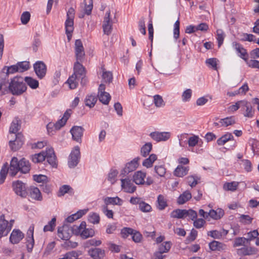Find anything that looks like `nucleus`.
Returning <instances> with one entry per match:
<instances>
[{
  "mask_svg": "<svg viewBox=\"0 0 259 259\" xmlns=\"http://www.w3.org/2000/svg\"><path fill=\"white\" fill-rule=\"evenodd\" d=\"M154 104L157 107H160L164 105L162 97L159 95L154 96Z\"/></svg>",
  "mask_w": 259,
  "mask_h": 259,
  "instance_id": "nucleus-51",
  "label": "nucleus"
},
{
  "mask_svg": "<svg viewBox=\"0 0 259 259\" xmlns=\"http://www.w3.org/2000/svg\"><path fill=\"white\" fill-rule=\"evenodd\" d=\"M24 237L23 233L19 230H14L10 237V241L13 244L18 243Z\"/></svg>",
  "mask_w": 259,
  "mask_h": 259,
  "instance_id": "nucleus-16",
  "label": "nucleus"
},
{
  "mask_svg": "<svg viewBox=\"0 0 259 259\" xmlns=\"http://www.w3.org/2000/svg\"><path fill=\"white\" fill-rule=\"evenodd\" d=\"M56 221V219L55 217L52 218L51 221L49 222L48 225H47L44 226V232L53 231L55 227Z\"/></svg>",
  "mask_w": 259,
  "mask_h": 259,
  "instance_id": "nucleus-48",
  "label": "nucleus"
},
{
  "mask_svg": "<svg viewBox=\"0 0 259 259\" xmlns=\"http://www.w3.org/2000/svg\"><path fill=\"white\" fill-rule=\"evenodd\" d=\"M234 137L231 133H227L226 134L222 136L220 138L217 140V144L219 145H223L228 141L233 140Z\"/></svg>",
  "mask_w": 259,
  "mask_h": 259,
  "instance_id": "nucleus-29",
  "label": "nucleus"
},
{
  "mask_svg": "<svg viewBox=\"0 0 259 259\" xmlns=\"http://www.w3.org/2000/svg\"><path fill=\"white\" fill-rule=\"evenodd\" d=\"M238 186V182H232L230 183H226L223 186V188L226 191H234L237 189Z\"/></svg>",
  "mask_w": 259,
  "mask_h": 259,
  "instance_id": "nucleus-40",
  "label": "nucleus"
},
{
  "mask_svg": "<svg viewBox=\"0 0 259 259\" xmlns=\"http://www.w3.org/2000/svg\"><path fill=\"white\" fill-rule=\"evenodd\" d=\"M88 253L93 259H103L105 255L104 249L97 247L90 248Z\"/></svg>",
  "mask_w": 259,
  "mask_h": 259,
  "instance_id": "nucleus-14",
  "label": "nucleus"
},
{
  "mask_svg": "<svg viewBox=\"0 0 259 259\" xmlns=\"http://www.w3.org/2000/svg\"><path fill=\"white\" fill-rule=\"evenodd\" d=\"M8 222L5 219L4 214L0 216V238L7 236L11 229L12 224L8 226Z\"/></svg>",
  "mask_w": 259,
  "mask_h": 259,
  "instance_id": "nucleus-9",
  "label": "nucleus"
},
{
  "mask_svg": "<svg viewBox=\"0 0 259 259\" xmlns=\"http://www.w3.org/2000/svg\"><path fill=\"white\" fill-rule=\"evenodd\" d=\"M104 202L105 203V205L107 206L109 204H113V205H121L122 200L118 197L116 196L115 197H106L104 199Z\"/></svg>",
  "mask_w": 259,
  "mask_h": 259,
  "instance_id": "nucleus-27",
  "label": "nucleus"
},
{
  "mask_svg": "<svg viewBox=\"0 0 259 259\" xmlns=\"http://www.w3.org/2000/svg\"><path fill=\"white\" fill-rule=\"evenodd\" d=\"M110 16V11L109 10L106 13L102 26L104 34L107 35L111 33L112 30V22Z\"/></svg>",
  "mask_w": 259,
  "mask_h": 259,
  "instance_id": "nucleus-12",
  "label": "nucleus"
},
{
  "mask_svg": "<svg viewBox=\"0 0 259 259\" xmlns=\"http://www.w3.org/2000/svg\"><path fill=\"white\" fill-rule=\"evenodd\" d=\"M171 247V243L170 241H166L161 244L158 248V251L162 252H168Z\"/></svg>",
  "mask_w": 259,
  "mask_h": 259,
  "instance_id": "nucleus-47",
  "label": "nucleus"
},
{
  "mask_svg": "<svg viewBox=\"0 0 259 259\" xmlns=\"http://www.w3.org/2000/svg\"><path fill=\"white\" fill-rule=\"evenodd\" d=\"M24 81L32 89H35L38 87V81L32 78L31 77L26 76L24 79Z\"/></svg>",
  "mask_w": 259,
  "mask_h": 259,
  "instance_id": "nucleus-31",
  "label": "nucleus"
},
{
  "mask_svg": "<svg viewBox=\"0 0 259 259\" xmlns=\"http://www.w3.org/2000/svg\"><path fill=\"white\" fill-rule=\"evenodd\" d=\"M79 155V148L78 146H76L69 156L68 165L70 167H74L77 164Z\"/></svg>",
  "mask_w": 259,
  "mask_h": 259,
  "instance_id": "nucleus-7",
  "label": "nucleus"
},
{
  "mask_svg": "<svg viewBox=\"0 0 259 259\" xmlns=\"http://www.w3.org/2000/svg\"><path fill=\"white\" fill-rule=\"evenodd\" d=\"M100 216L98 214L96 213H93L89 216V221L94 224H97L99 223L100 222Z\"/></svg>",
  "mask_w": 259,
  "mask_h": 259,
  "instance_id": "nucleus-57",
  "label": "nucleus"
},
{
  "mask_svg": "<svg viewBox=\"0 0 259 259\" xmlns=\"http://www.w3.org/2000/svg\"><path fill=\"white\" fill-rule=\"evenodd\" d=\"M139 208L142 211L145 212H149L152 209L151 206L149 204L143 201H141L140 203Z\"/></svg>",
  "mask_w": 259,
  "mask_h": 259,
  "instance_id": "nucleus-52",
  "label": "nucleus"
},
{
  "mask_svg": "<svg viewBox=\"0 0 259 259\" xmlns=\"http://www.w3.org/2000/svg\"><path fill=\"white\" fill-rule=\"evenodd\" d=\"M217 40L218 41V47L220 48L223 44L224 39V33L221 29H218L217 31Z\"/></svg>",
  "mask_w": 259,
  "mask_h": 259,
  "instance_id": "nucleus-56",
  "label": "nucleus"
},
{
  "mask_svg": "<svg viewBox=\"0 0 259 259\" xmlns=\"http://www.w3.org/2000/svg\"><path fill=\"white\" fill-rule=\"evenodd\" d=\"M75 51L76 61H81L85 56V52L80 39H76L75 40Z\"/></svg>",
  "mask_w": 259,
  "mask_h": 259,
  "instance_id": "nucleus-11",
  "label": "nucleus"
},
{
  "mask_svg": "<svg viewBox=\"0 0 259 259\" xmlns=\"http://www.w3.org/2000/svg\"><path fill=\"white\" fill-rule=\"evenodd\" d=\"M98 96L100 101L104 105H108L111 99V96L108 93L99 94Z\"/></svg>",
  "mask_w": 259,
  "mask_h": 259,
  "instance_id": "nucleus-37",
  "label": "nucleus"
},
{
  "mask_svg": "<svg viewBox=\"0 0 259 259\" xmlns=\"http://www.w3.org/2000/svg\"><path fill=\"white\" fill-rule=\"evenodd\" d=\"M237 254L240 255H247L252 254V249L251 248H248L247 247H242L238 249L237 251Z\"/></svg>",
  "mask_w": 259,
  "mask_h": 259,
  "instance_id": "nucleus-49",
  "label": "nucleus"
},
{
  "mask_svg": "<svg viewBox=\"0 0 259 259\" xmlns=\"http://www.w3.org/2000/svg\"><path fill=\"white\" fill-rule=\"evenodd\" d=\"M27 86L24 82V78L21 76H16L11 78L8 88L5 89L6 93L14 96H20L26 92Z\"/></svg>",
  "mask_w": 259,
  "mask_h": 259,
  "instance_id": "nucleus-1",
  "label": "nucleus"
},
{
  "mask_svg": "<svg viewBox=\"0 0 259 259\" xmlns=\"http://www.w3.org/2000/svg\"><path fill=\"white\" fill-rule=\"evenodd\" d=\"M95 234V231L92 229H86L85 227L82 230L80 236L82 238L86 239L88 237H93Z\"/></svg>",
  "mask_w": 259,
  "mask_h": 259,
  "instance_id": "nucleus-42",
  "label": "nucleus"
},
{
  "mask_svg": "<svg viewBox=\"0 0 259 259\" xmlns=\"http://www.w3.org/2000/svg\"><path fill=\"white\" fill-rule=\"evenodd\" d=\"M2 72L5 73L6 77H9L10 74H12L16 72H18V68L16 64L10 66H5L2 70Z\"/></svg>",
  "mask_w": 259,
  "mask_h": 259,
  "instance_id": "nucleus-21",
  "label": "nucleus"
},
{
  "mask_svg": "<svg viewBox=\"0 0 259 259\" xmlns=\"http://www.w3.org/2000/svg\"><path fill=\"white\" fill-rule=\"evenodd\" d=\"M259 234L257 230H254L247 233V238H246V243L249 242L251 240L256 238Z\"/></svg>",
  "mask_w": 259,
  "mask_h": 259,
  "instance_id": "nucleus-55",
  "label": "nucleus"
},
{
  "mask_svg": "<svg viewBox=\"0 0 259 259\" xmlns=\"http://www.w3.org/2000/svg\"><path fill=\"white\" fill-rule=\"evenodd\" d=\"M73 233V230L68 225L64 224L58 229V235L63 240H68Z\"/></svg>",
  "mask_w": 259,
  "mask_h": 259,
  "instance_id": "nucleus-4",
  "label": "nucleus"
},
{
  "mask_svg": "<svg viewBox=\"0 0 259 259\" xmlns=\"http://www.w3.org/2000/svg\"><path fill=\"white\" fill-rule=\"evenodd\" d=\"M220 122L222 123V125H225L226 126H228L230 125H232L235 123V121L232 117H228L223 119H221Z\"/></svg>",
  "mask_w": 259,
  "mask_h": 259,
  "instance_id": "nucleus-50",
  "label": "nucleus"
},
{
  "mask_svg": "<svg viewBox=\"0 0 259 259\" xmlns=\"http://www.w3.org/2000/svg\"><path fill=\"white\" fill-rule=\"evenodd\" d=\"M135 231V230H134L131 228H124L121 230V235L123 238H126L129 235H132Z\"/></svg>",
  "mask_w": 259,
  "mask_h": 259,
  "instance_id": "nucleus-59",
  "label": "nucleus"
},
{
  "mask_svg": "<svg viewBox=\"0 0 259 259\" xmlns=\"http://www.w3.org/2000/svg\"><path fill=\"white\" fill-rule=\"evenodd\" d=\"M46 154H47V150L42 151L39 153L32 155V160L34 163L42 162L46 158Z\"/></svg>",
  "mask_w": 259,
  "mask_h": 259,
  "instance_id": "nucleus-24",
  "label": "nucleus"
},
{
  "mask_svg": "<svg viewBox=\"0 0 259 259\" xmlns=\"http://www.w3.org/2000/svg\"><path fill=\"white\" fill-rule=\"evenodd\" d=\"M35 73L37 77L42 79L45 77L47 72V67L42 61H37L33 64Z\"/></svg>",
  "mask_w": 259,
  "mask_h": 259,
  "instance_id": "nucleus-5",
  "label": "nucleus"
},
{
  "mask_svg": "<svg viewBox=\"0 0 259 259\" xmlns=\"http://www.w3.org/2000/svg\"><path fill=\"white\" fill-rule=\"evenodd\" d=\"M23 141H18V142H16L15 141H10L9 142V145L11 147V149L13 151H16L18 150L23 145Z\"/></svg>",
  "mask_w": 259,
  "mask_h": 259,
  "instance_id": "nucleus-46",
  "label": "nucleus"
},
{
  "mask_svg": "<svg viewBox=\"0 0 259 259\" xmlns=\"http://www.w3.org/2000/svg\"><path fill=\"white\" fill-rule=\"evenodd\" d=\"M34 227L30 226L27 233L26 245L27 250L28 252H31L34 245V240L33 238Z\"/></svg>",
  "mask_w": 259,
  "mask_h": 259,
  "instance_id": "nucleus-8",
  "label": "nucleus"
},
{
  "mask_svg": "<svg viewBox=\"0 0 259 259\" xmlns=\"http://www.w3.org/2000/svg\"><path fill=\"white\" fill-rule=\"evenodd\" d=\"M13 186L16 193L22 197H26L28 194L25 184L22 182L17 181L13 183Z\"/></svg>",
  "mask_w": 259,
  "mask_h": 259,
  "instance_id": "nucleus-6",
  "label": "nucleus"
},
{
  "mask_svg": "<svg viewBox=\"0 0 259 259\" xmlns=\"http://www.w3.org/2000/svg\"><path fill=\"white\" fill-rule=\"evenodd\" d=\"M139 159V158L137 157L127 163L121 171L120 175L124 177L130 172L134 171L138 166V161Z\"/></svg>",
  "mask_w": 259,
  "mask_h": 259,
  "instance_id": "nucleus-10",
  "label": "nucleus"
},
{
  "mask_svg": "<svg viewBox=\"0 0 259 259\" xmlns=\"http://www.w3.org/2000/svg\"><path fill=\"white\" fill-rule=\"evenodd\" d=\"M207 235L214 239H220L223 236V233L218 230H213L208 232Z\"/></svg>",
  "mask_w": 259,
  "mask_h": 259,
  "instance_id": "nucleus-60",
  "label": "nucleus"
},
{
  "mask_svg": "<svg viewBox=\"0 0 259 259\" xmlns=\"http://www.w3.org/2000/svg\"><path fill=\"white\" fill-rule=\"evenodd\" d=\"M103 70L102 78L106 82L110 83L112 80V73L110 71H106Z\"/></svg>",
  "mask_w": 259,
  "mask_h": 259,
  "instance_id": "nucleus-54",
  "label": "nucleus"
},
{
  "mask_svg": "<svg viewBox=\"0 0 259 259\" xmlns=\"http://www.w3.org/2000/svg\"><path fill=\"white\" fill-rule=\"evenodd\" d=\"M20 126V120L17 118L11 124L10 127V133L14 134L16 133L19 130Z\"/></svg>",
  "mask_w": 259,
  "mask_h": 259,
  "instance_id": "nucleus-34",
  "label": "nucleus"
},
{
  "mask_svg": "<svg viewBox=\"0 0 259 259\" xmlns=\"http://www.w3.org/2000/svg\"><path fill=\"white\" fill-rule=\"evenodd\" d=\"M187 210L177 209L173 210L170 217L173 218L183 219L187 216Z\"/></svg>",
  "mask_w": 259,
  "mask_h": 259,
  "instance_id": "nucleus-23",
  "label": "nucleus"
},
{
  "mask_svg": "<svg viewBox=\"0 0 259 259\" xmlns=\"http://www.w3.org/2000/svg\"><path fill=\"white\" fill-rule=\"evenodd\" d=\"M86 226V223L85 222H82L79 226L76 225L73 226L71 227V229L73 230V234L75 235H78L81 234L82 230L84 229Z\"/></svg>",
  "mask_w": 259,
  "mask_h": 259,
  "instance_id": "nucleus-43",
  "label": "nucleus"
},
{
  "mask_svg": "<svg viewBox=\"0 0 259 259\" xmlns=\"http://www.w3.org/2000/svg\"><path fill=\"white\" fill-rule=\"evenodd\" d=\"M78 255L76 251H71L66 253L64 256L66 259H77Z\"/></svg>",
  "mask_w": 259,
  "mask_h": 259,
  "instance_id": "nucleus-63",
  "label": "nucleus"
},
{
  "mask_svg": "<svg viewBox=\"0 0 259 259\" xmlns=\"http://www.w3.org/2000/svg\"><path fill=\"white\" fill-rule=\"evenodd\" d=\"M192 197L191 193L189 191H186L181 194L178 198L177 203L179 204H183Z\"/></svg>",
  "mask_w": 259,
  "mask_h": 259,
  "instance_id": "nucleus-22",
  "label": "nucleus"
},
{
  "mask_svg": "<svg viewBox=\"0 0 259 259\" xmlns=\"http://www.w3.org/2000/svg\"><path fill=\"white\" fill-rule=\"evenodd\" d=\"M67 193L71 194L73 193V189L70 186L64 185L60 188L58 193V196L61 197Z\"/></svg>",
  "mask_w": 259,
  "mask_h": 259,
  "instance_id": "nucleus-30",
  "label": "nucleus"
},
{
  "mask_svg": "<svg viewBox=\"0 0 259 259\" xmlns=\"http://www.w3.org/2000/svg\"><path fill=\"white\" fill-rule=\"evenodd\" d=\"M76 75L73 74L67 80L66 83L69 84V88L70 89H75L76 88L78 84V83L76 81Z\"/></svg>",
  "mask_w": 259,
  "mask_h": 259,
  "instance_id": "nucleus-33",
  "label": "nucleus"
},
{
  "mask_svg": "<svg viewBox=\"0 0 259 259\" xmlns=\"http://www.w3.org/2000/svg\"><path fill=\"white\" fill-rule=\"evenodd\" d=\"M76 61L74 65V73L75 75H83L85 74V68L79 62Z\"/></svg>",
  "mask_w": 259,
  "mask_h": 259,
  "instance_id": "nucleus-28",
  "label": "nucleus"
},
{
  "mask_svg": "<svg viewBox=\"0 0 259 259\" xmlns=\"http://www.w3.org/2000/svg\"><path fill=\"white\" fill-rule=\"evenodd\" d=\"M30 196L32 198L37 200H41L42 199L41 193L39 189L36 187H34L31 189Z\"/></svg>",
  "mask_w": 259,
  "mask_h": 259,
  "instance_id": "nucleus-38",
  "label": "nucleus"
},
{
  "mask_svg": "<svg viewBox=\"0 0 259 259\" xmlns=\"http://www.w3.org/2000/svg\"><path fill=\"white\" fill-rule=\"evenodd\" d=\"M123 189L127 193H133L136 191V187L132 183L131 180L127 179L126 180V185Z\"/></svg>",
  "mask_w": 259,
  "mask_h": 259,
  "instance_id": "nucleus-39",
  "label": "nucleus"
},
{
  "mask_svg": "<svg viewBox=\"0 0 259 259\" xmlns=\"http://www.w3.org/2000/svg\"><path fill=\"white\" fill-rule=\"evenodd\" d=\"M9 168L8 167V163H5L0 171V184H3L8 174Z\"/></svg>",
  "mask_w": 259,
  "mask_h": 259,
  "instance_id": "nucleus-35",
  "label": "nucleus"
},
{
  "mask_svg": "<svg viewBox=\"0 0 259 259\" xmlns=\"http://www.w3.org/2000/svg\"><path fill=\"white\" fill-rule=\"evenodd\" d=\"M97 101V98L95 96H89L85 99V104L87 106L90 108L93 107Z\"/></svg>",
  "mask_w": 259,
  "mask_h": 259,
  "instance_id": "nucleus-45",
  "label": "nucleus"
},
{
  "mask_svg": "<svg viewBox=\"0 0 259 259\" xmlns=\"http://www.w3.org/2000/svg\"><path fill=\"white\" fill-rule=\"evenodd\" d=\"M152 145L151 143H146L141 149V155L143 157H146L149 155L150 152L151 151Z\"/></svg>",
  "mask_w": 259,
  "mask_h": 259,
  "instance_id": "nucleus-36",
  "label": "nucleus"
},
{
  "mask_svg": "<svg viewBox=\"0 0 259 259\" xmlns=\"http://www.w3.org/2000/svg\"><path fill=\"white\" fill-rule=\"evenodd\" d=\"M84 128L80 126H73L70 132L72 135V139L77 142L81 143Z\"/></svg>",
  "mask_w": 259,
  "mask_h": 259,
  "instance_id": "nucleus-13",
  "label": "nucleus"
},
{
  "mask_svg": "<svg viewBox=\"0 0 259 259\" xmlns=\"http://www.w3.org/2000/svg\"><path fill=\"white\" fill-rule=\"evenodd\" d=\"M233 45L237 52L240 54V57L245 61H247L248 59V54L246 50L237 42H234Z\"/></svg>",
  "mask_w": 259,
  "mask_h": 259,
  "instance_id": "nucleus-20",
  "label": "nucleus"
},
{
  "mask_svg": "<svg viewBox=\"0 0 259 259\" xmlns=\"http://www.w3.org/2000/svg\"><path fill=\"white\" fill-rule=\"evenodd\" d=\"M146 173L142 171H138L133 176V181L137 185H142L145 183L144 178Z\"/></svg>",
  "mask_w": 259,
  "mask_h": 259,
  "instance_id": "nucleus-19",
  "label": "nucleus"
},
{
  "mask_svg": "<svg viewBox=\"0 0 259 259\" xmlns=\"http://www.w3.org/2000/svg\"><path fill=\"white\" fill-rule=\"evenodd\" d=\"M150 136L157 142L165 141L170 138V133L169 132H154L150 134Z\"/></svg>",
  "mask_w": 259,
  "mask_h": 259,
  "instance_id": "nucleus-15",
  "label": "nucleus"
},
{
  "mask_svg": "<svg viewBox=\"0 0 259 259\" xmlns=\"http://www.w3.org/2000/svg\"><path fill=\"white\" fill-rule=\"evenodd\" d=\"M83 5V10L84 14L87 15H90L93 8V0H84L83 3L81 4V6Z\"/></svg>",
  "mask_w": 259,
  "mask_h": 259,
  "instance_id": "nucleus-25",
  "label": "nucleus"
},
{
  "mask_svg": "<svg viewBox=\"0 0 259 259\" xmlns=\"http://www.w3.org/2000/svg\"><path fill=\"white\" fill-rule=\"evenodd\" d=\"M47 154L46 158L47 159L48 163L53 167H56V156L55 154L54 149L52 148L47 150Z\"/></svg>",
  "mask_w": 259,
  "mask_h": 259,
  "instance_id": "nucleus-17",
  "label": "nucleus"
},
{
  "mask_svg": "<svg viewBox=\"0 0 259 259\" xmlns=\"http://www.w3.org/2000/svg\"><path fill=\"white\" fill-rule=\"evenodd\" d=\"M180 36V21L179 19L175 22L174 29V37L177 39Z\"/></svg>",
  "mask_w": 259,
  "mask_h": 259,
  "instance_id": "nucleus-53",
  "label": "nucleus"
},
{
  "mask_svg": "<svg viewBox=\"0 0 259 259\" xmlns=\"http://www.w3.org/2000/svg\"><path fill=\"white\" fill-rule=\"evenodd\" d=\"M18 68V72H23L27 71L29 69V62L28 61H22L19 62L16 64Z\"/></svg>",
  "mask_w": 259,
  "mask_h": 259,
  "instance_id": "nucleus-32",
  "label": "nucleus"
},
{
  "mask_svg": "<svg viewBox=\"0 0 259 259\" xmlns=\"http://www.w3.org/2000/svg\"><path fill=\"white\" fill-rule=\"evenodd\" d=\"M30 14L28 12H24L21 16V21L23 24H26L29 21Z\"/></svg>",
  "mask_w": 259,
  "mask_h": 259,
  "instance_id": "nucleus-64",
  "label": "nucleus"
},
{
  "mask_svg": "<svg viewBox=\"0 0 259 259\" xmlns=\"http://www.w3.org/2000/svg\"><path fill=\"white\" fill-rule=\"evenodd\" d=\"M209 247L212 251H222L226 248V245L220 242L213 240L209 243Z\"/></svg>",
  "mask_w": 259,
  "mask_h": 259,
  "instance_id": "nucleus-18",
  "label": "nucleus"
},
{
  "mask_svg": "<svg viewBox=\"0 0 259 259\" xmlns=\"http://www.w3.org/2000/svg\"><path fill=\"white\" fill-rule=\"evenodd\" d=\"M33 180L37 183H47L48 178L46 176L43 175H34Z\"/></svg>",
  "mask_w": 259,
  "mask_h": 259,
  "instance_id": "nucleus-58",
  "label": "nucleus"
},
{
  "mask_svg": "<svg viewBox=\"0 0 259 259\" xmlns=\"http://www.w3.org/2000/svg\"><path fill=\"white\" fill-rule=\"evenodd\" d=\"M188 167L179 165L174 171V175L179 177H183L188 174Z\"/></svg>",
  "mask_w": 259,
  "mask_h": 259,
  "instance_id": "nucleus-26",
  "label": "nucleus"
},
{
  "mask_svg": "<svg viewBox=\"0 0 259 259\" xmlns=\"http://www.w3.org/2000/svg\"><path fill=\"white\" fill-rule=\"evenodd\" d=\"M117 170H111L110 172L108 174V181L113 184L115 182V179L118 174Z\"/></svg>",
  "mask_w": 259,
  "mask_h": 259,
  "instance_id": "nucleus-62",
  "label": "nucleus"
},
{
  "mask_svg": "<svg viewBox=\"0 0 259 259\" xmlns=\"http://www.w3.org/2000/svg\"><path fill=\"white\" fill-rule=\"evenodd\" d=\"M30 164L28 160L23 158L18 161V158L14 157L10 162L9 174L11 177H14L18 171L26 174L30 171Z\"/></svg>",
  "mask_w": 259,
  "mask_h": 259,
  "instance_id": "nucleus-2",
  "label": "nucleus"
},
{
  "mask_svg": "<svg viewBox=\"0 0 259 259\" xmlns=\"http://www.w3.org/2000/svg\"><path fill=\"white\" fill-rule=\"evenodd\" d=\"M9 82L8 77H6V75L4 77L0 76V91L3 89V94H5L6 91L5 89L8 88L7 84Z\"/></svg>",
  "mask_w": 259,
  "mask_h": 259,
  "instance_id": "nucleus-44",
  "label": "nucleus"
},
{
  "mask_svg": "<svg viewBox=\"0 0 259 259\" xmlns=\"http://www.w3.org/2000/svg\"><path fill=\"white\" fill-rule=\"evenodd\" d=\"M157 202L158 208L159 210H163L167 206L166 200L162 195H159L158 196Z\"/></svg>",
  "mask_w": 259,
  "mask_h": 259,
  "instance_id": "nucleus-41",
  "label": "nucleus"
},
{
  "mask_svg": "<svg viewBox=\"0 0 259 259\" xmlns=\"http://www.w3.org/2000/svg\"><path fill=\"white\" fill-rule=\"evenodd\" d=\"M75 17V10L71 7L67 12V19L66 20L65 31L73 32L74 30V18Z\"/></svg>",
  "mask_w": 259,
  "mask_h": 259,
  "instance_id": "nucleus-3",
  "label": "nucleus"
},
{
  "mask_svg": "<svg viewBox=\"0 0 259 259\" xmlns=\"http://www.w3.org/2000/svg\"><path fill=\"white\" fill-rule=\"evenodd\" d=\"M155 171L160 177H163L166 172V169L162 165H158L155 166Z\"/></svg>",
  "mask_w": 259,
  "mask_h": 259,
  "instance_id": "nucleus-61",
  "label": "nucleus"
}]
</instances>
